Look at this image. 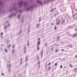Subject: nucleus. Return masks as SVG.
Wrapping results in <instances>:
<instances>
[{
    "label": "nucleus",
    "instance_id": "obj_1",
    "mask_svg": "<svg viewBox=\"0 0 77 77\" xmlns=\"http://www.w3.org/2000/svg\"><path fill=\"white\" fill-rule=\"evenodd\" d=\"M60 21L59 20H58L57 21V25H58L59 23H60Z\"/></svg>",
    "mask_w": 77,
    "mask_h": 77
},
{
    "label": "nucleus",
    "instance_id": "obj_2",
    "mask_svg": "<svg viewBox=\"0 0 77 77\" xmlns=\"http://www.w3.org/2000/svg\"><path fill=\"white\" fill-rule=\"evenodd\" d=\"M75 72H77V68H75Z\"/></svg>",
    "mask_w": 77,
    "mask_h": 77
},
{
    "label": "nucleus",
    "instance_id": "obj_3",
    "mask_svg": "<svg viewBox=\"0 0 77 77\" xmlns=\"http://www.w3.org/2000/svg\"><path fill=\"white\" fill-rule=\"evenodd\" d=\"M40 41H39L38 42V45H40Z\"/></svg>",
    "mask_w": 77,
    "mask_h": 77
},
{
    "label": "nucleus",
    "instance_id": "obj_4",
    "mask_svg": "<svg viewBox=\"0 0 77 77\" xmlns=\"http://www.w3.org/2000/svg\"><path fill=\"white\" fill-rule=\"evenodd\" d=\"M57 63H55V66H57Z\"/></svg>",
    "mask_w": 77,
    "mask_h": 77
},
{
    "label": "nucleus",
    "instance_id": "obj_5",
    "mask_svg": "<svg viewBox=\"0 0 77 77\" xmlns=\"http://www.w3.org/2000/svg\"><path fill=\"white\" fill-rule=\"evenodd\" d=\"M76 36V34H74L73 35V36L74 37V36Z\"/></svg>",
    "mask_w": 77,
    "mask_h": 77
},
{
    "label": "nucleus",
    "instance_id": "obj_6",
    "mask_svg": "<svg viewBox=\"0 0 77 77\" xmlns=\"http://www.w3.org/2000/svg\"><path fill=\"white\" fill-rule=\"evenodd\" d=\"M69 66H71V67H72V66H72V65L71 64H69Z\"/></svg>",
    "mask_w": 77,
    "mask_h": 77
},
{
    "label": "nucleus",
    "instance_id": "obj_7",
    "mask_svg": "<svg viewBox=\"0 0 77 77\" xmlns=\"http://www.w3.org/2000/svg\"><path fill=\"white\" fill-rule=\"evenodd\" d=\"M50 65H51V63H49L48 64V65H49V66H50Z\"/></svg>",
    "mask_w": 77,
    "mask_h": 77
},
{
    "label": "nucleus",
    "instance_id": "obj_8",
    "mask_svg": "<svg viewBox=\"0 0 77 77\" xmlns=\"http://www.w3.org/2000/svg\"><path fill=\"white\" fill-rule=\"evenodd\" d=\"M62 67H63V66H62V65L60 66V68H62Z\"/></svg>",
    "mask_w": 77,
    "mask_h": 77
},
{
    "label": "nucleus",
    "instance_id": "obj_9",
    "mask_svg": "<svg viewBox=\"0 0 77 77\" xmlns=\"http://www.w3.org/2000/svg\"><path fill=\"white\" fill-rule=\"evenodd\" d=\"M58 50H55V51L56 52L57 51H58Z\"/></svg>",
    "mask_w": 77,
    "mask_h": 77
},
{
    "label": "nucleus",
    "instance_id": "obj_10",
    "mask_svg": "<svg viewBox=\"0 0 77 77\" xmlns=\"http://www.w3.org/2000/svg\"><path fill=\"white\" fill-rule=\"evenodd\" d=\"M38 50L39 49V46H38Z\"/></svg>",
    "mask_w": 77,
    "mask_h": 77
},
{
    "label": "nucleus",
    "instance_id": "obj_11",
    "mask_svg": "<svg viewBox=\"0 0 77 77\" xmlns=\"http://www.w3.org/2000/svg\"><path fill=\"white\" fill-rule=\"evenodd\" d=\"M1 35H3V33H2V32L1 33Z\"/></svg>",
    "mask_w": 77,
    "mask_h": 77
},
{
    "label": "nucleus",
    "instance_id": "obj_12",
    "mask_svg": "<svg viewBox=\"0 0 77 77\" xmlns=\"http://www.w3.org/2000/svg\"><path fill=\"white\" fill-rule=\"evenodd\" d=\"M57 28L56 27H55V29H56Z\"/></svg>",
    "mask_w": 77,
    "mask_h": 77
},
{
    "label": "nucleus",
    "instance_id": "obj_13",
    "mask_svg": "<svg viewBox=\"0 0 77 77\" xmlns=\"http://www.w3.org/2000/svg\"><path fill=\"white\" fill-rule=\"evenodd\" d=\"M63 50H63V49H62V50H61L62 51H63Z\"/></svg>",
    "mask_w": 77,
    "mask_h": 77
},
{
    "label": "nucleus",
    "instance_id": "obj_14",
    "mask_svg": "<svg viewBox=\"0 0 77 77\" xmlns=\"http://www.w3.org/2000/svg\"><path fill=\"white\" fill-rule=\"evenodd\" d=\"M75 57H77V55H76Z\"/></svg>",
    "mask_w": 77,
    "mask_h": 77
},
{
    "label": "nucleus",
    "instance_id": "obj_15",
    "mask_svg": "<svg viewBox=\"0 0 77 77\" xmlns=\"http://www.w3.org/2000/svg\"><path fill=\"white\" fill-rule=\"evenodd\" d=\"M39 39H40V38H38V40H39Z\"/></svg>",
    "mask_w": 77,
    "mask_h": 77
},
{
    "label": "nucleus",
    "instance_id": "obj_16",
    "mask_svg": "<svg viewBox=\"0 0 77 77\" xmlns=\"http://www.w3.org/2000/svg\"><path fill=\"white\" fill-rule=\"evenodd\" d=\"M5 51H7L6 50H5Z\"/></svg>",
    "mask_w": 77,
    "mask_h": 77
},
{
    "label": "nucleus",
    "instance_id": "obj_17",
    "mask_svg": "<svg viewBox=\"0 0 77 77\" xmlns=\"http://www.w3.org/2000/svg\"><path fill=\"white\" fill-rule=\"evenodd\" d=\"M49 68H50V67H49Z\"/></svg>",
    "mask_w": 77,
    "mask_h": 77
},
{
    "label": "nucleus",
    "instance_id": "obj_18",
    "mask_svg": "<svg viewBox=\"0 0 77 77\" xmlns=\"http://www.w3.org/2000/svg\"><path fill=\"white\" fill-rule=\"evenodd\" d=\"M13 48H14V46H13Z\"/></svg>",
    "mask_w": 77,
    "mask_h": 77
}]
</instances>
